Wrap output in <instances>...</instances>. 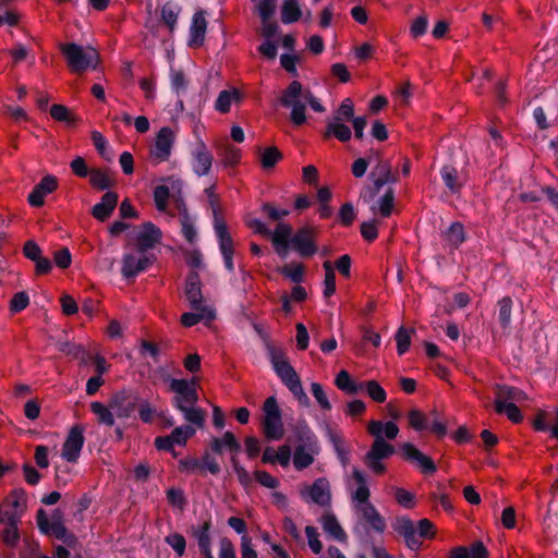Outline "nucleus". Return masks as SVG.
<instances>
[{"label":"nucleus","mask_w":558,"mask_h":558,"mask_svg":"<svg viewBox=\"0 0 558 558\" xmlns=\"http://www.w3.org/2000/svg\"><path fill=\"white\" fill-rule=\"evenodd\" d=\"M372 175L387 183L397 182L396 175H393L391 172V165L387 160H378L374 171L372 172Z\"/></svg>","instance_id":"8fccbe9b"},{"label":"nucleus","mask_w":558,"mask_h":558,"mask_svg":"<svg viewBox=\"0 0 558 558\" xmlns=\"http://www.w3.org/2000/svg\"><path fill=\"white\" fill-rule=\"evenodd\" d=\"M199 275L195 271L189 274L185 284V296L192 310H198L199 307H210L204 304L203 294L201 288Z\"/></svg>","instance_id":"412c9836"},{"label":"nucleus","mask_w":558,"mask_h":558,"mask_svg":"<svg viewBox=\"0 0 558 558\" xmlns=\"http://www.w3.org/2000/svg\"><path fill=\"white\" fill-rule=\"evenodd\" d=\"M50 116L57 121L65 122L68 124L75 123V118L71 114L70 110L63 105L51 106Z\"/></svg>","instance_id":"bf43d9fd"},{"label":"nucleus","mask_w":558,"mask_h":558,"mask_svg":"<svg viewBox=\"0 0 558 558\" xmlns=\"http://www.w3.org/2000/svg\"><path fill=\"white\" fill-rule=\"evenodd\" d=\"M90 411L97 416V421L99 424L106 426H113L116 423V414L114 411L110 407V401L108 404H104L99 401H94L90 403Z\"/></svg>","instance_id":"72a5a7b5"},{"label":"nucleus","mask_w":558,"mask_h":558,"mask_svg":"<svg viewBox=\"0 0 558 558\" xmlns=\"http://www.w3.org/2000/svg\"><path fill=\"white\" fill-rule=\"evenodd\" d=\"M440 177L451 194H459L468 182V173L459 171L450 165H446L440 169Z\"/></svg>","instance_id":"6ab92c4d"},{"label":"nucleus","mask_w":558,"mask_h":558,"mask_svg":"<svg viewBox=\"0 0 558 558\" xmlns=\"http://www.w3.org/2000/svg\"><path fill=\"white\" fill-rule=\"evenodd\" d=\"M305 534L311 550L314 554H320L323 550V544L319 541V533L317 532V529L308 525L305 527Z\"/></svg>","instance_id":"e2e57ef3"},{"label":"nucleus","mask_w":558,"mask_h":558,"mask_svg":"<svg viewBox=\"0 0 558 558\" xmlns=\"http://www.w3.org/2000/svg\"><path fill=\"white\" fill-rule=\"evenodd\" d=\"M290 248L301 257H311L317 253L316 231L311 227L300 228L291 238Z\"/></svg>","instance_id":"1a4fd4ad"},{"label":"nucleus","mask_w":558,"mask_h":558,"mask_svg":"<svg viewBox=\"0 0 558 558\" xmlns=\"http://www.w3.org/2000/svg\"><path fill=\"white\" fill-rule=\"evenodd\" d=\"M305 89L299 81H292L282 92L280 104L284 108L291 109L290 120L294 125H302L306 121V99Z\"/></svg>","instance_id":"20e7f679"},{"label":"nucleus","mask_w":558,"mask_h":558,"mask_svg":"<svg viewBox=\"0 0 558 558\" xmlns=\"http://www.w3.org/2000/svg\"><path fill=\"white\" fill-rule=\"evenodd\" d=\"M179 220L182 235L190 244H194L198 238L195 227L196 219L190 215L187 208L184 205L179 209Z\"/></svg>","instance_id":"cd10ccee"},{"label":"nucleus","mask_w":558,"mask_h":558,"mask_svg":"<svg viewBox=\"0 0 558 558\" xmlns=\"http://www.w3.org/2000/svg\"><path fill=\"white\" fill-rule=\"evenodd\" d=\"M319 447L313 449L305 446H298L293 454V465L301 471L308 468L314 462V456L318 453Z\"/></svg>","instance_id":"473e14b6"},{"label":"nucleus","mask_w":558,"mask_h":558,"mask_svg":"<svg viewBox=\"0 0 558 558\" xmlns=\"http://www.w3.org/2000/svg\"><path fill=\"white\" fill-rule=\"evenodd\" d=\"M84 428L81 425L73 426L62 446L61 456L68 462H76L84 445Z\"/></svg>","instance_id":"9d476101"},{"label":"nucleus","mask_w":558,"mask_h":558,"mask_svg":"<svg viewBox=\"0 0 558 558\" xmlns=\"http://www.w3.org/2000/svg\"><path fill=\"white\" fill-rule=\"evenodd\" d=\"M221 161L225 167H234L241 158V150L233 145H226L221 153Z\"/></svg>","instance_id":"6e6d98bb"},{"label":"nucleus","mask_w":558,"mask_h":558,"mask_svg":"<svg viewBox=\"0 0 558 558\" xmlns=\"http://www.w3.org/2000/svg\"><path fill=\"white\" fill-rule=\"evenodd\" d=\"M169 198V189L166 185H158L154 190V201L159 211H165Z\"/></svg>","instance_id":"69168bd1"},{"label":"nucleus","mask_w":558,"mask_h":558,"mask_svg":"<svg viewBox=\"0 0 558 558\" xmlns=\"http://www.w3.org/2000/svg\"><path fill=\"white\" fill-rule=\"evenodd\" d=\"M165 542L175 551L179 557L185 553L186 542L182 534L173 533L166 536Z\"/></svg>","instance_id":"052dcab7"},{"label":"nucleus","mask_w":558,"mask_h":558,"mask_svg":"<svg viewBox=\"0 0 558 558\" xmlns=\"http://www.w3.org/2000/svg\"><path fill=\"white\" fill-rule=\"evenodd\" d=\"M364 389L369 398L375 402L383 403L386 401L387 393L376 380H368L364 383Z\"/></svg>","instance_id":"4d7b16f0"},{"label":"nucleus","mask_w":558,"mask_h":558,"mask_svg":"<svg viewBox=\"0 0 558 558\" xmlns=\"http://www.w3.org/2000/svg\"><path fill=\"white\" fill-rule=\"evenodd\" d=\"M29 304V296L26 292L21 291L13 295L10 301V311L12 313H20L25 310Z\"/></svg>","instance_id":"0e129e2a"},{"label":"nucleus","mask_w":558,"mask_h":558,"mask_svg":"<svg viewBox=\"0 0 558 558\" xmlns=\"http://www.w3.org/2000/svg\"><path fill=\"white\" fill-rule=\"evenodd\" d=\"M387 184V182H384L380 179L375 178L373 183L366 187H364L360 194V198L364 203H372L375 198V196L379 193L381 187Z\"/></svg>","instance_id":"13d9d810"},{"label":"nucleus","mask_w":558,"mask_h":558,"mask_svg":"<svg viewBox=\"0 0 558 558\" xmlns=\"http://www.w3.org/2000/svg\"><path fill=\"white\" fill-rule=\"evenodd\" d=\"M373 158H378L377 151H371L367 158H357L352 165V173L355 178H362Z\"/></svg>","instance_id":"680f3d73"},{"label":"nucleus","mask_w":558,"mask_h":558,"mask_svg":"<svg viewBox=\"0 0 558 558\" xmlns=\"http://www.w3.org/2000/svg\"><path fill=\"white\" fill-rule=\"evenodd\" d=\"M413 329H407L404 326H401L395 338L397 341V351L399 355H403L410 348L411 344V333Z\"/></svg>","instance_id":"3c124183"},{"label":"nucleus","mask_w":558,"mask_h":558,"mask_svg":"<svg viewBox=\"0 0 558 558\" xmlns=\"http://www.w3.org/2000/svg\"><path fill=\"white\" fill-rule=\"evenodd\" d=\"M267 352L275 373L283 384L298 375L281 349L268 345Z\"/></svg>","instance_id":"f8f14e48"},{"label":"nucleus","mask_w":558,"mask_h":558,"mask_svg":"<svg viewBox=\"0 0 558 558\" xmlns=\"http://www.w3.org/2000/svg\"><path fill=\"white\" fill-rule=\"evenodd\" d=\"M216 317L215 310L213 307H199L193 310V312L184 313L181 316V324L184 327H192L202 320L211 322Z\"/></svg>","instance_id":"7c9ffc66"},{"label":"nucleus","mask_w":558,"mask_h":558,"mask_svg":"<svg viewBox=\"0 0 558 558\" xmlns=\"http://www.w3.org/2000/svg\"><path fill=\"white\" fill-rule=\"evenodd\" d=\"M292 227L286 222H278L275 230L271 231L268 238H270L275 252L281 257L288 256L291 238L293 236Z\"/></svg>","instance_id":"4468645a"},{"label":"nucleus","mask_w":558,"mask_h":558,"mask_svg":"<svg viewBox=\"0 0 558 558\" xmlns=\"http://www.w3.org/2000/svg\"><path fill=\"white\" fill-rule=\"evenodd\" d=\"M282 154L280 150L275 147L270 146L262 150L260 153V163L262 167L266 170L271 169L276 166V163L281 160Z\"/></svg>","instance_id":"49530a36"},{"label":"nucleus","mask_w":558,"mask_h":558,"mask_svg":"<svg viewBox=\"0 0 558 558\" xmlns=\"http://www.w3.org/2000/svg\"><path fill=\"white\" fill-rule=\"evenodd\" d=\"M240 99L241 94L235 88L231 90H221L215 102V109L221 113H227L230 111L232 102L239 101Z\"/></svg>","instance_id":"58836bf2"},{"label":"nucleus","mask_w":558,"mask_h":558,"mask_svg":"<svg viewBox=\"0 0 558 558\" xmlns=\"http://www.w3.org/2000/svg\"><path fill=\"white\" fill-rule=\"evenodd\" d=\"M175 142V134L169 126H163L156 134L155 141L149 148V160L154 165L167 161L172 153Z\"/></svg>","instance_id":"423d86ee"},{"label":"nucleus","mask_w":558,"mask_h":558,"mask_svg":"<svg viewBox=\"0 0 558 558\" xmlns=\"http://www.w3.org/2000/svg\"><path fill=\"white\" fill-rule=\"evenodd\" d=\"M60 49L66 59L69 68L75 73H81L97 66L99 56L92 47L84 48L81 45L70 43L62 44Z\"/></svg>","instance_id":"7ed1b4c3"},{"label":"nucleus","mask_w":558,"mask_h":558,"mask_svg":"<svg viewBox=\"0 0 558 558\" xmlns=\"http://www.w3.org/2000/svg\"><path fill=\"white\" fill-rule=\"evenodd\" d=\"M442 239L450 250H457L466 239L464 227L461 222H452L442 232Z\"/></svg>","instance_id":"c756f323"},{"label":"nucleus","mask_w":558,"mask_h":558,"mask_svg":"<svg viewBox=\"0 0 558 558\" xmlns=\"http://www.w3.org/2000/svg\"><path fill=\"white\" fill-rule=\"evenodd\" d=\"M210 522L205 521L201 526L194 529L193 534L197 539L201 554L211 553V539L209 535Z\"/></svg>","instance_id":"ea45409f"},{"label":"nucleus","mask_w":558,"mask_h":558,"mask_svg":"<svg viewBox=\"0 0 558 558\" xmlns=\"http://www.w3.org/2000/svg\"><path fill=\"white\" fill-rule=\"evenodd\" d=\"M214 213H215L214 229H215L216 236L218 239L220 253H221V255L234 254L233 241L228 231V228H227L226 223L217 217L215 209H214Z\"/></svg>","instance_id":"c85d7f7f"},{"label":"nucleus","mask_w":558,"mask_h":558,"mask_svg":"<svg viewBox=\"0 0 558 558\" xmlns=\"http://www.w3.org/2000/svg\"><path fill=\"white\" fill-rule=\"evenodd\" d=\"M296 439L301 442L299 446H305L313 449L318 447L317 437L305 422L299 423L295 427Z\"/></svg>","instance_id":"79ce46f5"},{"label":"nucleus","mask_w":558,"mask_h":558,"mask_svg":"<svg viewBox=\"0 0 558 558\" xmlns=\"http://www.w3.org/2000/svg\"><path fill=\"white\" fill-rule=\"evenodd\" d=\"M393 529L403 537L409 549L416 551L421 548L422 536H420L415 523L411 519L408 517L398 518Z\"/></svg>","instance_id":"9b49d317"},{"label":"nucleus","mask_w":558,"mask_h":558,"mask_svg":"<svg viewBox=\"0 0 558 558\" xmlns=\"http://www.w3.org/2000/svg\"><path fill=\"white\" fill-rule=\"evenodd\" d=\"M512 300L505 296L498 301V319L504 329L511 325Z\"/></svg>","instance_id":"c03bdc74"},{"label":"nucleus","mask_w":558,"mask_h":558,"mask_svg":"<svg viewBox=\"0 0 558 558\" xmlns=\"http://www.w3.org/2000/svg\"><path fill=\"white\" fill-rule=\"evenodd\" d=\"M90 184L98 190H107L114 184L108 173L102 169H92L89 174Z\"/></svg>","instance_id":"37998d69"},{"label":"nucleus","mask_w":558,"mask_h":558,"mask_svg":"<svg viewBox=\"0 0 558 558\" xmlns=\"http://www.w3.org/2000/svg\"><path fill=\"white\" fill-rule=\"evenodd\" d=\"M110 407L118 418H130L137 409L140 396L132 389H121L110 399Z\"/></svg>","instance_id":"6e6552de"},{"label":"nucleus","mask_w":558,"mask_h":558,"mask_svg":"<svg viewBox=\"0 0 558 558\" xmlns=\"http://www.w3.org/2000/svg\"><path fill=\"white\" fill-rule=\"evenodd\" d=\"M180 10L179 5L171 2H167L161 7V21L166 24L170 33H173L175 29Z\"/></svg>","instance_id":"a19ab883"},{"label":"nucleus","mask_w":558,"mask_h":558,"mask_svg":"<svg viewBox=\"0 0 558 558\" xmlns=\"http://www.w3.org/2000/svg\"><path fill=\"white\" fill-rule=\"evenodd\" d=\"M333 119L340 121H352L354 118V106L351 98H345L342 100L339 108L336 110L335 114L331 117Z\"/></svg>","instance_id":"864d4df0"},{"label":"nucleus","mask_w":558,"mask_h":558,"mask_svg":"<svg viewBox=\"0 0 558 558\" xmlns=\"http://www.w3.org/2000/svg\"><path fill=\"white\" fill-rule=\"evenodd\" d=\"M495 390V411L501 412L500 407L509 403L523 402L527 399L526 393L513 386L497 384Z\"/></svg>","instance_id":"2eb2a0df"},{"label":"nucleus","mask_w":558,"mask_h":558,"mask_svg":"<svg viewBox=\"0 0 558 558\" xmlns=\"http://www.w3.org/2000/svg\"><path fill=\"white\" fill-rule=\"evenodd\" d=\"M348 489L350 490L352 505L369 500L371 492L366 475L357 468L352 470L351 480L348 481Z\"/></svg>","instance_id":"ddd939ff"},{"label":"nucleus","mask_w":558,"mask_h":558,"mask_svg":"<svg viewBox=\"0 0 558 558\" xmlns=\"http://www.w3.org/2000/svg\"><path fill=\"white\" fill-rule=\"evenodd\" d=\"M263 429L265 437L269 440L281 439L284 429L281 418V410L278 405L276 397L271 396L266 399L263 405Z\"/></svg>","instance_id":"39448f33"},{"label":"nucleus","mask_w":558,"mask_h":558,"mask_svg":"<svg viewBox=\"0 0 558 558\" xmlns=\"http://www.w3.org/2000/svg\"><path fill=\"white\" fill-rule=\"evenodd\" d=\"M207 29V22L203 11H198L194 13L192 17V23L190 26V37H189V46L190 47H199L203 45L205 39V34Z\"/></svg>","instance_id":"a878e982"},{"label":"nucleus","mask_w":558,"mask_h":558,"mask_svg":"<svg viewBox=\"0 0 558 558\" xmlns=\"http://www.w3.org/2000/svg\"><path fill=\"white\" fill-rule=\"evenodd\" d=\"M395 193L392 189H388L386 193L371 206L373 214H379L383 218L391 215L393 209Z\"/></svg>","instance_id":"e433bc0d"},{"label":"nucleus","mask_w":558,"mask_h":558,"mask_svg":"<svg viewBox=\"0 0 558 558\" xmlns=\"http://www.w3.org/2000/svg\"><path fill=\"white\" fill-rule=\"evenodd\" d=\"M307 500L319 505V506H329L331 500L329 483L326 478L319 477L317 478L307 490Z\"/></svg>","instance_id":"5701e85b"},{"label":"nucleus","mask_w":558,"mask_h":558,"mask_svg":"<svg viewBox=\"0 0 558 558\" xmlns=\"http://www.w3.org/2000/svg\"><path fill=\"white\" fill-rule=\"evenodd\" d=\"M323 529L326 533L331 535L333 538H336L339 542H343L347 538V534L339 524L337 518L332 513H327L322 517L320 519Z\"/></svg>","instance_id":"c9c22d12"},{"label":"nucleus","mask_w":558,"mask_h":558,"mask_svg":"<svg viewBox=\"0 0 558 558\" xmlns=\"http://www.w3.org/2000/svg\"><path fill=\"white\" fill-rule=\"evenodd\" d=\"M161 240V231L151 222H145L136 235L137 250L141 253L153 248Z\"/></svg>","instance_id":"4be33fe9"},{"label":"nucleus","mask_w":558,"mask_h":558,"mask_svg":"<svg viewBox=\"0 0 558 558\" xmlns=\"http://www.w3.org/2000/svg\"><path fill=\"white\" fill-rule=\"evenodd\" d=\"M36 520L40 532L44 534H51L57 539H60L65 544H71L74 541V536L68 532V529L62 522L61 512L59 510L54 511L52 521L50 522L46 511L44 509H39Z\"/></svg>","instance_id":"0eeeda50"},{"label":"nucleus","mask_w":558,"mask_h":558,"mask_svg":"<svg viewBox=\"0 0 558 558\" xmlns=\"http://www.w3.org/2000/svg\"><path fill=\"white\" fill-rule=\"evenodd\" d=\"M59 351L68 355H72L73 357L81 359L83 363H86L87 359L89 357V354L84 350L82 345L71 342L59 343Z\"/></svg>","instance_id":"603ef678"},{"label":"nucleus","mask_w":558,"mask_h":558,"mask_svg":"<svg viewBox=\"0 0 558 558\" xmlns=\"http://www.w3.org/2000/svg\"><path fill=\"white\" fill-rule=\"evenodd\" d=\"M21 514L16 510L11 509L10 506L3 505L0 507V523L3 524H17L21 520Z\"/></svg>","instance_id":"338daca9"},{"label":"nucleus","mask_w":558,"mask_h":558,"mask_svg":"<svg viewBox=\"0 0 558 558\" xmlns=\"http://www.w3.org/2000/svg\"><path fill=\"white\" fill-rule=\"evenodd\" d=\"M214 157L203 141H198L192 151L193 171L198 177L207 175L211 169Z\"/></svg>","instance_id":"f3484780"},{"label":"nucleus","mask_w":558,"mask_h":558,"mask_svg":"<svg viewBox=\"0 0 558 558\" xmlns=\"http://www.w3.org/2000/svg\"><path fill=\"white\" fill-rule=\"evenodd\" d=\"M195 433L196 428L192 425H181L171 432L170 437L174 445L184 446L187 439L193 437Z\"/></svg>","instance_id":"de8ad7c7"},{"label":"nucleus","mask_w":558,"mask_h":558,"mask_svg":"<svg viewBox=\"0 0 558 558\" xmlns=\"http://www.w3.org/2000/svg\"><path fill=\"white\" fill-rule=\"evenodd\" d=\"M118 204V194L116 192H106L101 201L94 205L92 215L99 221H106L113 213Z\"/></svg>","instance_id":"b1692460"},{"label":"nucleus","mask_w":558,"mask_h":558,"mask_svg":"<svg viewBox=\"0 0 558 558\" xmlns=\"http://www.w3.org/2000/svg\"><path fill=\"white\" fill-rule=\"evenodd\" d=\"M280 274L289 278L292 282L300 283L304 279V267L302 264L284 265L280 269Z\"/></svg>","instance_id":"5fc2aeb1"},{"label":"nucleus","mask_w":558,"mask_h":558,"mask_svg":"<svg viewBox=\"0 0 558 558\" xmlns=\"http://www.w3.org/2000/svg\"><path fill=\"white\" fill-rule=\"evenodd\" d=\"M58 187V180L54 175H45L28 195V203L34 207L44 205L45 196L52 193Z\"/></svg>","instance_id":"aec40b11"},{"label":"nucleus","mask_w":558,"mask_h":558,"mask_svg":"<svg viewBox=\"0 0 558 558\" xmlns=\"http://www.w3.org/2000/svg\"><path fill=\"white\" fill-rule=\"evenodd\" d=\"M335 384L340 390L350 395H354L361 390H364V383L354 381L350 374L344 369L338 373Z\"/></svg>","instance_id":"4c0bfd02"},{"label":"nucleus","mask_w":558,"mask_h":558,"mask_svg":"<svg viewBox=\"0 0 558 558\" xmlns=\"http://www.w3.org/2000/svg\"><path fill=\"white\" fill-rule=\"evenodd\" d=\"M401 453L405 460L414 463L425 474H433L437 470L434 461L410 442L401 446Z\"/></svg>","instance_id":"dca6fc26"},{"label":"nucleus","mask_w":558,"mask_h":558,"mask_svg":"<svg viewBox=\"0 0 558 558\" xmlns=\"http://www.w3.org/2000/svg\"><path fill=\"white\" fill-rule=\"evenodd\" d=\"M329 136H335L340 142H348L351 140L352 131L343 121L329 118L327 120L325 137Z\"/></svg>","instance_id":"2f4dec72"},{"label":"nucleus","mask_w":558,"mask_h":558,"mask_svg":"<svg viewBox=\"0 0 558 558\" xmlns=\"http://www.w3.org/2000/svg\"><path fill=\"white\" fill-rule=\"evenodd\" d=\"M303 13L299 0H283L281 5V22L292 24L302 17Z\"/></svg>","instance_id":"f704fd0d"},{"label":"nucleus","mask_w":558,"mask_h":558,"mask_svg":"<svg viewBox=\"0 0 558 558\" xmlns=\"http://www.w3.org/2000/svg\"><path fill=\"white\" fill-rule=\"evenodd\" d=\"M353 508L375 532L384 533L386 529L385 520L369 500L355 504L353 505Z\"/></svg>","instance_id":"a211bd4d"},{"label":"nucleus","mask_w":558,"mask_h":558,"mask_svg":"<svg viewBox=\"0 0 558 558\" xmlns=\"http://www.w3.org/2000/svg\"><path fill=\"white\" fill-rule=\"evenodd\" d=\"M367 430L374 437V441L364 456V463L373 473L383 474L386 471L384 460L395 453V447L385 440L380 421H371Z\"/></svg>","instance_id":"f03ea898"},{"label":"nucleus","mask_w":558,"mask_h":558,"mask_svg":"<svg viewBox=\"0 0 558 558\" xmlns=\"http://www.w3.org/2000/svg\"><path fill=\"white\" fill-rule=\"evenodd\" d=\"M150 263L147 256L137 258L133 254H125L122 258V276L126 279L134 278L140 272L146 270Z\"/></svg>","instance_id":"393cba45"},{"label":"nucleus","mask_w":558,"mask_h":558,"mask_svg":"<svg viewBox=\"0 0 558 558\" xmlns=\"http://www.w3.org/2000/svg\"><path fill=\"white\" fill-rule=\"evenodd\" d=\"M277 8V0H260L257 9L263 22L270 20Z\"/></svg>","instance_id":"774afa93"},{"label":"nucleus","mask_w":558,"mask_h":558,"mask_svg":"<svg viewBox=\"0 0 558 558\" xmlns=\"http://www.w3.org/2000/svg\"><path fill=\"white\" fill-rule=\"evenodd\" d=\"M284 385L291 391V393L299 400L301 404H310V399L302 387L299 375H295L294 377L290 378L288 381L284 383Z\"/></svg>","instance_id":"a18cd8bd"},{"label":"nucleus","mask_w":558,"mask_h":558,"mask_svg":"<svg viewBox=\"0 0 558 558\" xmlns=\"http://www.w3.org/2000/svg\"><path fill=\"white\" fill-rule=\"evenodd\" d=\"M262 214L270 221L282 222L281 220L290 214V210L279 208L272 203H263L260 205Z\"/></svg>","instance_id":"09e8293b"},{"label":"nucleus","mask_w":558,"mask_h":558,"mask_svg":"<svg viewBox=\"0 0 558 558\" xmlns=\"http://www.w3.org/2000/svg\"><path fill=\"white\" fill-rule=\"evenodd\" d=\"M210 449L217 454H222L226 450L233 453L241 451V444L235 438L233 433L226 432L222 437H214L210 441Z\"/></svg>","instance_id":"bb28decb"},{"label":"nucleus","mask_w":558,"mask_h":558,"mask_svg":"<svg viewBox=\"0 0 558 558\" xmlns=\"http://www.w3.org/2000/svg\"><path fill=\"white\" fill-rule=\"evenodd\" d=\"M170 390L174 393L172 407L179 410L183 418L197 428H203L205 423V411L197 407L198 393L196 381L187 379L171 378Z\"/></svg>","instance_id":"f257e3e1"}]
</instances>
